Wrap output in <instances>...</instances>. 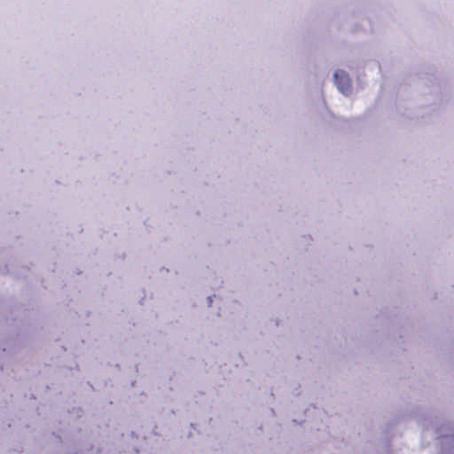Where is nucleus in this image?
Returning a JSON list of instances; mask_svg holds the SVG:
<instances>
[{
    "label": "nucleus",
    "mask_w": 454,
    "mask_h": 454,
    "mask_svg": "<svg viewBox=\"0 0 454 454\" xmlns=\"http://www.w3.org/2000/svg\"><path fill=\"white\" fill-rule=\"evenodd\" d=\"M335 84L343 93L348 94L351 90V82L348 75L342 70L336 71L334 74Z\"/></svg>",
    "instance_id": "f257e3e1"
}]
</instances>
